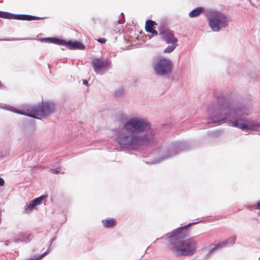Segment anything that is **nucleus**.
Segmentation results:
<instances>
[{"mask_svg": "<svg viewBox=\"0 0 260 260\" xmlns=\"http://www.w3.org/2000/svg\"><path fill=\"white\" fill-rule=\"evenodd\" d=\"M10 154V148H5L0 150V158H4Z\"/></svg>", "mask_w": 260, "mask_h": 260, "instance_id": "obj_18", "label": "nucleus"}, {"mask_svg": "<svg viewBox=\"0 0 260 260\" xmlns=\"http://www.w3.org/2000/svg\"><path fill=\"white\" fill-rule=\"evenodd\" d=\"M29 39H22V38H13L11 39H0V41H21V40H28Z\"/></svg>", "mask_w": 260, "mask_h": 260, "instance_id": "obj_21", "label": "nucleus"}, {"mask_svg": "<svg viewBox=\"0 0 260 260\" xmlns=\"http://www.w3.org/2000/svg\"><path fill=\"white\" fill-rule=\"evenodd\" d=\"M204 11V8L203 7H197L192 10L188 13V16L190 18H194L199 16Z\"/></svg>", "mask_w": 260, "mask_h": 260, "instance_id": "obj_16", "label": "nucleus"}, {"mask_svg": "<svg viewBox=\"0 0 260 260\" xmlns=\"http://www.w3.org/2000/svg\"><path fill=\"white\" fill-rule=\"evenodd\" d=\"M236 240L235 237L229 238L227 240H223L216 244H213L210 246V250L205 256V258L208 259L216 251L224 247L225 246L233 245Z\"/></svg>", "mask_w": 260, "mask_h": 260, "instance_id": "obj_10", "label": "nucleus"}, {"mask_svg": "<svg viewBox=\"0 0 260 260\" xmlns=\"http://www.w3.org/2000/svg\"><path fill=\"white\" fill-rule=\"evenodd\" d=\"M92 64L95 73L100 75L105 74L111 68V61L101 57L93 58Z\"/></svg>", "mask_w": 260, "mask_h": 260, "instance_id": "obj_9", "label": "nucleus"}, {"mask_svg": "<svg viewBox=\"0 0 260 260\" xmlns=\"http://www.w3.org/2000/svg\"><path fill=\"white\" fill-rule=\"evenodd\" d=\"M101 222L105 228H113L116 225V220L113 218L102 219Z\"/></svg>", "mask_w": 260, "mask_h": 260, "instance_id": "obj_15", "label": "nucleus"}, {"mask_svg": "<svg viewBox=\"0 0 260 260\" xmlns=\"http://www.w3.org/2000/svg\"><path fill=\"white\" fill-rule=\"evenodd\" d=\"M0 108L22 115H26L32 118L39 119V116L46 117L53 113L55 110V105L52 102H45L43 103L42 105L39 104L32 107L31 113L28 114L20 112L14 107L6 104L0 106Z\"/></svg>", "mask_w": 260, "mask_h": 260, "instance_id": "obj_5", "label": "nucleus"}, {"mask_svg": "<svg viewBox=\"0 0 260 260\" xmlns=\"http://www.w3.org/2000/svg\"><path fill=\"white\" fill-rule=\"evenodd\" d=\"M50 171L52 173H55V174H63V173H64V171H63L62 168H61L60 167H57L56 168H54V169H51Z\"/></svg>", "mask_w": 260, "mask_h": 260, "instance_id": "obj_20", "label": "nucleus"}, {"mask_svg": "<svg viewBox=\"0 0 260 260\" xmlns=\"http://www.w3.org/2000/svg\"><path fill=\"white\" fill-rule=\"evenodd\" d=\"M46 199V196L43 195L32 200L28 204H26L24 207V212L27 214L30 213L36 208L37 206L40 205L43 201Z\"/></svg>", "mask_w": 260, "mask_h": 260, "instance_id": "obj_12", "label": "nucleus"}, {"mask_svg": "<svg viewBox=\"0 0 260 260\" xmlns=\"http://www.w3.org/2000/svg\"><path fill=\"white\" fill-rule=\"evenodd\" d=\"M194 223H190L168 234L167 239L169 242V248L179 255H192L197 250V242L193 238L180 240L188 235L187 227Z\"/></svg>", "mask_w": 260, "mask_h": 260, "instance_id": "obj_3", "label": "nucleus"}, {"mask_svg": "<svg viewBox=\"0 0 260 260\" xmlns=\"http://www.w3.org/2000/svg\"><path fill=\"white\" fill-rule=\"evenodd\" d=\"M148 32L154 35H156L158 34L157 31L155 30L154 29H150L149 30H148Z\"/></svg>", "mask_w": 260, "mask_h": 260, "instance_id": "obj_24", "label": "nucleus"}, {"mask_svg": "<svg viewBox=\"0 0 260 260\" xmlns=\"http://www.w3.org/2000/svg\"><path fill=\"white\" fill-rule=\"evenodd\" d=\"M0 17L9 19H16L21 20H36L41 19V18L25 14H13L8 12L0 11Z\"/></svg>", "mask_w": 260, "mask_h": 260, "instance_id": "obj_11", "label": "nucleus"}, {"mask_svg": "<svg viewBox=\"0 0 260 260\" xmlns=\"http://www.w3.org/2000/svg\"><path fill=\"white\" fill-rule=\"evenodd\" d=\"M97 41L101 43L104 44L106 42V39L105 38H99L97 39Z\"/></svg>", "mask_w": 260, "mask_h": 260, "instance_id": "obj_22", "label": "nucleus"}, {"mask_svg": "<svg viewBox=\"0 0 260 260\" xmlns=\"http://www.w3.org/2000/svg\"><path fill=\"white\" fill-rule=\"evenodd\" d=\"M122 93V90H118L115 92V94L117 95H119Z\"/></svg>", "mask_w": 260, "mask_h": 260, "instance_id": "obj_26", "label": "nucleus"}, {"mask_svg": "<svg viewBox=\"0 0 260 260\" xmlns=\"http://www.w3.org/2000/svg\"><path fill=\"white\" fill-rule=\"evenodd\" d=\"M248 115L242 106H232L228 101L218 98V103L210 114L208 123L228 122L230 126L242 130L260 132V121L246 117Z\"/></svg>", "mask_w": 260, "mask_h": 260, "instance_id": "obj_2", "label": "nucleus"}, {"mask_svg": "<svg viewBox=\"0 0 260 260\" xmlns=\"http://www.w3.org/2000/svg\"><path fill=\"white\" fill-rule=\"evenodd\" d=\"M173 66V62L170 59L161 57L154 63L153 68L157 75L165 76L171 72Z\"/></svg>", "mask_w": 260, "mask_h": 260, "instance_id": "obj_8", "label": "nucleus"}, {"mask_svg": "<svg viewBox=\"0 0 260 260\" xmlns=\"http://www.w3.org/2000/svg\"><path fill=\"white\" fill-rule=\"evenodd\" d=\"M116 139L121 148L136 150L155 144L158 135L154 126L146 119L135 116L122 123Z\"/></svg>", "mask_w": 260, "mask_h": 260, "instance_id": "obj_1", "label": "nucleus"}, {"mask_svg": "<svg viewBox=\"0 0 260 260\" xmlns=\"http://www.w3.org/2000/svg\"><path fill=\"white\" fill-rule=\"evenodd\" d=\"M188 148L187 143L185 142H176L169 144L162 145L157 150V152L160 157L155 160L150 161H146L147 163L155 164L173 157L182 151L186 150Z\"/></svg>", "mask_w": 260, "mask_h": 260, "instance_id": "obj_4", "label": "nucleus"}, {"mask_svg": "<svg viewBox=\"0 0 260 260\" xmlns=\"http://www.w3.org/2000/svg\"><path fill=\"white\" fill-rule=\"evenodd\" d=\"M4 183V180L2 178L0 177V186H3Z\"/></svg>", "mask_w": 260, "mask_h": 260, "instance_id": "obj_25", "label": "nucleus"}, {"mask_svg": "<svg viewBox=\"0 0 260 260\" xmlns=\"http://www.w3.org/2000/svg\"><path fill=\"white\" fill-rule=\"evenodd\" d=\"M83 83L84 85H88V82L86 80H83Z\"/></svg>", "mask_w": 260, "mask_h": 260, "instance_id": "obj_27", "label": "nucleus"}, {"mask_svg": "<svg viewBox=\"0 0 260 260\" xmlns=\"http://www.w3.org/2000/svg\"><path fill=\"white\" fill-rule=\"evenodd\" d=\"M254 209H257L260 210V201L258 202L256 204L253 206Z\"/></svg>", "mask_w": 260, "mask_h": 260, "instance_id": "obj_23", "label": "nucleus"}, {"mask_svg": "<svg viewBox=\"0 0 260 260\" xmlns=\"http://www.w3.org/2000/svg\"><path fill=\"white\" fill-rule=\"evenodd\" d=\"M160 39L166 44H170L164 50L165 53L173 52L178 46V39L176 38L173 31L168 28L161 27L159 30Z\"/></svg>", "mask_w": 260, "mask_h": 260, "instance_id": "obj_7", "label": "nucleus"}, {"mask_svg": "<svg viewBox=\"0 0 260 260\" xmlns=\"http://www.w3.org/2000/svg\"><path fill=\"white\" fill-rule=\"evenodd\" d=\"M156 25V23L152 20H147L146 22L145 29L148 32L150 29H154V25Z\"/></svg>", "mask_w": 260, "mask_h": 260, "instance_id": "obj_17", "label": "nucleus"}, {"mask_svg": "<svg viewBox=\"0 0 260 260\" xmlns=\"http://www.w3.org/2000/svg\"><path fill=\"white\" fill-rule=\"evenodd\" d=\"M28 237L25 235H21L19 237L16 239V242H27L28 241Z\"/></svg>", "mask_w": 260, "mask_h": 260, "instance_id": "obj_19", "label": "nucleus"}, {"mask_svg": "<svg viewBox=\"0 0 260 260\" xmlns=\"http://www.w3.org/2000/svg\"><path fill=\"white\" fill-rule=\"evenodd\" d=\"M207 19L209 27L214 32H219L227 28L230 21L226 14L216 10L209 11Z\"/></svg>", "mask_w": 260, "mask_h": 260, "instance_id": "obj_6", "label": "nucleus"}, {"mask_svg": "<svg viewBox=\"0 0 260 260\" xmlns=\"http://www.w3.org/2000/svg\"><path fill=\"white\" fill-rule=\"evenodd\" d=\"M64 47L71 50L79 49L84 50L85 48V46L82 43L78 41H66L64 44Z\"/></svg>", "mask_w": 260, "mask_h": 260, "instance_id": "obj_13", "label": "nucleus"}, {"mask_svg": "<svg viewBox=\"0 0 260 260\" xmlns=\"http://www.w3.org/2000/svg\"><path fill=\"white\" fill-rule=\"evenodd\" d=\"M41 42L51 43L55 44L64 46L65 41L55 38H45L37 39Z\"/></svg>", "mask_w": 260, "mask_h": 260, "instance_id": "obj_14", "label": "nucleus"}]
</instances>
